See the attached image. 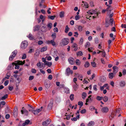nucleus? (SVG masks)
I'll use <instances>...</instances> for the list:
<instances>
[{
	"label": "nucleus",
	"mask_w": 126,
	"mask_h": 126,
	"mask_svg": "<svg viewBox=\"0 0 126 126\" xmlns=\"http://www.w3.org/2000/svg\"><path fill=\"white\" fill-rule=\"evenodd\" d=\"M25 61H23V62L21 61H15V63H12L13 65H15V68L18 69L19 68V65H22L25 63Z\"/></svg>",
	"instance_id": "1"
},
{
	"label": "nucleus",
	"mask_w": 126,
	"mask_h": 126,
	"mask_svg": "<svg viewBox=\"0 0 126 126\" xmlns=\"http://www.w3.org/2000/svg\"><path fill=\"white\" fill-rule=\"evenodd\" d=\"M87 13L89 15L94 14V16H93V18L96 17L98 16L99 14V13H97L95 10H91L89 11Z\"/></svg>",
	"instance_id": "2"
},
{
	"label": "nucleus",
	"mask_w": 126,
	"mask_h": 126,
	"mask_svg": "<svg viewBox=\"0 0 126 126\" xmlns=\"http://www.w3.org/2000/svg\"><path fill=\"white\" fill-rule=\"evenodd\" d=\"M28 45V43L26 41H23L21 44V48L23 49H24L26 48Z\"/></svg>",
	"instance_id": "3"
},
{
	"label": "nucleus",
	"mask_w": 126,
	"mask_h": 126,
	"mask_svg": "<svg viewBox=\"0 0 126 126\" xmlns=\"http://www.w3.org/2000/svg\"><path fill=\"white\" fill-rule=\"evenodd\" d=\"M73 73V72L71 70L70 68H68L66 70L65 74L67 76H69L70 74H72Z\"/></svg>",
	"instance_id": "4"
},
{
	"label": "nucleus",
	"mask_w": 126,
	"mask_h": 126,
	"mask_svg": "<svg viewBox=\"0 0 126 126\" xmlns=\"http://www.w3.org/2000/svg\"><path fill=\"white\" fill-rule=\"evenodd\" d=\"M51 121L50 119H48L44 121L42 123V125L44 126H47L50 123Z\"/></svg>",
	"instance_id": "5"
},
{
	"label": "nucleus",
	"mask_w": 126,
	"mask_h": 126,
	"mask_svg": "<svg viewBox=\"0 0 126 126\" xmlns=\"http://www.w3.org/2000/svg\"><path fill=\"white\" fill-rule=\"evenodd\" d=\"M46 43L48 44H51L53 46H54L56 45V43L54 39L50 40H47L46 41Z\"/></svg>",
	"instance_id": "6"
},
{
	"label": "nucleus",
	"mask_w": 126,
	"mask_h": 126,
	"mask_svg": "<svg viewBox=\"0 0 126 126\" xmlns=\"http://www.w3.org/2000/svg\"><path fill=\"white\" fill-rule=\"evenodd\" d=\"M69 41V39L67 38H64L62 40V43L63 45H66L68 44Z\"/></svg>",
	"instance_id": "7"
},
{
	"label": "nucleus",
	"mask_w": 126,
	"mask_h": 126,
	"mask_svg": "<svg viewBox=\"0 0 126 126\" xmlns=\"http://www.w3.org/2000/svg\"><path fill=\"white\" fill-rule=\"evenodd\" d=\"M68 61L69 63L71 64H73L74 63L75 61L74 59L72 58H70L68 59Z\"/></svg>",
	"instance_id": "8"
},
{
	"label": "nucleus",
	"mask_w": 126,
	"mask_h": 126,
	"mask_svg": "<svg viewBox=\"0 0 126 126\" xmlns=\"http://www.w3.org/2000/svg\"><path fill=\"white\" fill-rule=\"evenodd\" d=\"M114 73L116 74L118 71V67L116 66H113L112 67Z\"/></svg>",
	"instance_id": "9"
},
{
	"label": "nucleus",
	"mask_w": 126,
	"mask_h": 126,
	"mask_svg": "<svg viewBox=\"0 0 126 126\" xmlns=\"http://www.w3.org/2000/svg\"><path fill=\"white\" fill-rule=\"evenodd\" d=\"M116 111H113L111 116L109 117L110 119H111L112 118H113L114 116L116 115Z\"/></svg>",
	"instance_id": "10"
},
{
	"label": "nucleus",
	"mask_w": 126,
	"mask_h": 126,
	"mask_svg": "<svg viewBox=\"0 0 126 126\" xmlns=\"http://www.w3.org/2000/svg\"><path fill=\"white\" fill-rule=\"evenodd\" d=\"M126 82L125 81H122L120 82L119 83L120 86L121 87H124L126 85Z\"/></svg>",
	"instance_id": "11"
},
{
	"label": "nucleus",
	"mask_w": 126,
	"mask_h": 126,
	"mask_svg": "<svg viewBox=\"0 0 126 126\" xmlns=\"http://www.w3.org/2000/svg\"><path fill=\"white\" fill-rule=\"evenodd\" d=\"M40 26L38 25H37L34 27L33 30L34 32L37 31L39 30Z\"/></svg>",
	"instance_id": "12"
},
{
	"label": "nucleus",
	"mask_w": 126,
	"mask_h": 126,
	"mask_svg": "<svg viewBox=\"0 0 126 126\" xmlns=\"http://www.w3.org/2000/svg\"><path fill=\"white\" fill-rule=\"evenodd\" d=\"M108 109L107 107L103 108L101 110L102 112L105 113L107 112L108 111Z\"/></svg>",
	"instance_id": "13"
},
{
	"label": "nucleus",
	"mask_w": 126,
	"mask_h": 126,
	"mask_svg": "<svg viewBox=\"0 0 126 126\" xmlns=\"http://www.w3.org/2000/svg\"><path fill=\"white\" fill-rule=\"evenodd\" d=\"M47 28L45 26H43L41 28V31L43 32H45L47 31Z\"/></svg>",
	"instance_id": "14"
},
{
	"label": "nucleus",
	"mask_w": 126,
	"mask_h": 126,
	"mask_svg": "<svg viewBox=\"0 0 126 126\" xmlns=\"http://www.w3.org/2000/svg\"><path fill=\"white\" fill-rule=\"evenodd\" d=\"M53 103L52 102H50L48 105V109L49 110H51L52 108Z\"/></svg>",
	"instance_id": "15"
},
{
	"label": "nucleus",
	"mask_w": 126,
	"mask_h": 126,
	"mask_svg": "<svg viewBox=\"0 0 126 126\" xmlns=\"http://www.w3.org/2000/svg\"><path fill=\"white\" fill-rule=\"evenodd\" d=\"M21 111L22 114H23L24 113L26 115H27L28 114V111L26 110L25 109L24 110H21Z\"/></svg>",
	"instance_id": "16"
},
{
	"label": "nucleus",
	"mask_w": 126,
	"mask_h": 126,
	"mask_svg": "<svg viewBox=\"0 0 126 126\" xmlns=\"http://www.w3.org/2000/svg\"><path fill=\"white\" fill-rule=\"evenodd\" d=\"M64 91L65 93L67 94L69 93V89L66 87H65L64 88Z\"/></svg>",
	"instance_id": "17"
},
{
	"label": "nucleus",
	"mask_w": 126,
	"mask_h": 126,
	"mask_svg": "<svg viewBox=\"0 0 126 126\" xmlns=\"http://www.w3.org/2000/svg\"><path fill=\"white\" fill-rule=\"evenodd\" d=\"M17 51L16 50H15L12 53V54L11 55L13 56L12 57H14L17 54Z\"/></svg>",
	"instance_id": "18"
},
{
	"label": "nucleus",
	"mask_w": 126,
	"mask_h": 126,
	"mask_svg": "<svg viewBox=\"0 0 126 126\" xmlns=\"http://www.w3.org/2000/svg\"><path fill=\"white\" fill-rule=\"evenodd\" d=\"M17 108L16 109H14V116H17Z\"/></svg>",
	"instance_id": "19"
},
{
	"label": "nucleus",
	"mask_w": 126,
	"mask_h": 126,
	"mask_svg": "<svg viewBox=\"0 0 126 126\" xmlns=\"http://www.w3.org/2000/svg\"><path fill=\"white\" fill-rule=\"evenodd\" d=\"M94 124V122L92 121H90L88 123L87 126H93Z\"/></svg>",
	"instance_id": "20"
},
{
	"label": "nucleus",
	"mask_w": 126,
	"mask_h": 126,
	"mask_svg": "<svg viewBox=\"0 0 126 126\" xmlns=\"http://www.w3.org/2000/svg\"><path fill=\"white\" fill-rule=\"evenodd\" d=\"M30 122V121L29 120H26L25 121V122L24 123H23L22 124V126H24L26 125H28Z\"/></svg>",
	"instance_id": "21"
},
{
	"label": "nucleus",
	"mask_w": 126,
	"mask_h": 126,
	"mask_svg": "<svg viewBox=\"0 0 126 126\" xmlns=\"http://www.w3.org/2000/svg\"><path fill=\"white\" fill-rule=\"evenodd\" d=\"M78 77V79L81 80H82V79L83 78L82 75L77 74L76 75Z\"/></svg>",
	"instance_id": "22"
},
{
	"label": "nucleus",
	"mask_w": 126,
	"mask_h": 126,
	"mask_svg": "<svg viewBox=\"0 0 126 126\" xmlns=\"http://www.w3.org/2000/svg\"><path fill=\"white\" fill-rule=\"evenodd\" d=\"M47 48L46 47H42L41 48L40 51L41 52H43L44 51H46L47 49Z\"/></svg>",
	"instance_id": "23"
},
{
	"label": "nucleus",
	"mask_w": 126,
	"mask_h": 126,
	"mask_svg": "<svg viewBox=\"0 0 126 126\" xmlns=\"http://www.w3.org/2000/svg\"><path fill=\"white\" fill-rule=\"evenodd\" d=\"M70 28L68 27V26L67 25H66L65 27V32L66 33H67L68 32V31L69 30Z\"/></svg>",
	"instance_id": "24"
},
{
	"label": "nucleus",
	"mask_w": 126,
	"mask_h": 126,
	"mask_svg": "<svg viewBox=\"0 0 126 126\" xmlns=\"http://www.w3.org/2000/svg\"><path fill=\"white\" fill-rule=\"evenodd\" d=\"M76 54L77 56H81L83 55V53L81 51H80L77 52Z\"/></svg>",
	"instance_id": "25"
},
{
	"label": "nucleus",
	"mask_w": 126,
	"mask_h": 126,
	"mask_svg": "<svg viewBox=\"0 0 126 126\" xmlns=\"http://www.w3.org/2000/svg\"><path fill=\"white\" fill-rule=\"evenodd\" d=\"M87 95L86 93L85 92L83 93L82 94V97L83 99H84Z\"/></svg>",
	"instance_id": "26"
},
{
	"label": "nucleus",
	"mask_w": 126,
	"mask_h": 126,
	"mask_svg": "<svg viewBox=\"0 0 126 126\" xmlns=\"http://www.w3.org/2000/svg\"><path fill=\"white\" fill-rule=\"evenodd\" d=\"M45 64L48 65L49 67H50L52 65V63L47 61L46 62Z\"/></svg>",
	"instance_id": "27"
},
{
	"label": "nucleus",
	"mask_w": 126,
	"mask_h": 126,
	"mask_svg": "<svg viewBox=\"0 0 126 126\" xmlns=\"http://www.w3.org/2000/svg\"><path fill=\"white\" fill-rule=\"evenodd\" d=\"M27 37L31 40H33L34 39L32 36L31 34H29V35L27 36Z\"/></svg>",
	"instance_id": "28"
},
{
	"label": "nucleus",
	"mask_w": 126,
	"mask_h": 126,
	"mask_svg": "<svg viewBox=\"0 0 126 126\" xmlns=\"http://www.w3.org/2000/svg\"><path fill=\"white\" fill-rule=\"evenodd\" d=\"M109 78L112 79L113 77V73H110L109 75Z\"/></svg>",
	"instance_id": "29"
},
{
	"label": "nucleus",
	"mask_w": 126,
	"mask_h": 126,
	"mask_svg": "<svg viewBox=\"0 0 126 126\" xmlns=\"http://www.w3.org/2000/svg\"><path fill=\"white\" fill-rule=\"evenodd\" d=\"M51 36L53 38V39L54 40V39L56 37V33L55 32L53 33L51 35Z\"/></svg>",
	"instance_id": "30"
},
{
	"label": "nucleus",
	"mask_w": 126,
	"mask_h": 126,
	"mask_svg": "<svg viewBox=\"0 0 126 126\" xmlns=\"http://www.w3.org/2000/svg\"><path fill=\"white\" fill-rule=\"evenodd\" d=\"M8 95L7 94H6L1 98V99L2 100H4L6 98H7L8 97Z\"/></svg>",
	"instance_id": "31"
},
{
	"label": "nucleus",
	"mask_w": 126,
	"mask_h": 126,
	"mask_svg": "<svg viewBox=\"0 0 126 126\" xmlns=\"http://www.w3.org/2000/svg\"><path fill=\"white\" fill-rule=\"evenodd\" d=\"M90 65V64L88 62H87L84 65V67L86 68L89 67Z\"/></svg>",
	"instance_id": "32"
},
{
	"label": "nucleus",
	"mask_w": 126,
	"mask_h": 126,
	"mask_svg": "<svg viewBox=\"0 0 126 126\" xmlns=\"http://www.w3.org/2000/svg\"><path fill=\"white\" fill-rule=\"evenodd\" d=\"M111 7L110 6H109L107 9H106V10L107 11H109L110 12L111 10H112V8H111Z\"/></svg>",
	"instance_id": "33"
},
{
	"label": "nucleus",
	"mask_w": 126,
	"mask_h": 126,
	"mask_svg": "<svg viewBox=\"0 0 126 126\" xmlns=\"http://www.w3.org/2000/svg\"><path fill=\"white\" fill-rule=\"evenodd\" d=\"M91 65L93 67H95L96 66V65L95 63L94 62L91 63Z\"/></svg>",
	"instance_id": "34"
},
{
	"label": "nucleus",
	"mask_w": 126,
	"mask_h": 126,
	"mask_svg": "<svg viewBox=\"0 0 126 126\" xmlns=\"http://www.w3.org/2000/svg\"><path fill=\"white\" fill-rule=\"evenodd\" d=\"M90 42H87L86 44L85 45V47H90Z\"/></svg>",
	"instance_id": "35"
},
{
	"label": "nucleus",
	"mask_w": 126,
	"mask_h": 126,
	"mask_svg": "<svg viewBox=\"0 0 126 126\" xmlns=\"http://www.w3.org/2000/svg\"><path fill=\"white\" fill-rule=\"evenodd\" d=\"M90 109L92 111L94 110H96V109H95L94 107L92 106H91L90 107Z\"/></svg>",
	"instance_id": "36"
},
{
	"label": "nucleus",
	"mask_w": 126,
	"mask_h": 126,
	"mask_svg": "<svg viewBox=\"0 0 126 126\" xmlns=\"http://www.w3.org/2000/svg\"><path fill=\"white\" fill-rule=\"evenodd\" d=\"M78 30L80 32H81L82 30V27L81 26H78Z\"/></svg>",
	"instance_id": "37"
},
{
	"label": "nucleus",
	"mask_w": 126,
	"mask_h": 126,
	"mask_svg": "<svg viewBox=\"0 0 126 126\" xmlns=\"http://www.w3.org/2000/svg\"><path fill=\"white\" fill-rule=\"evenodd\" d=\"M83 42V38H81L80 39V41L79 42V44L81 45H82Z\"/></svg>",
	"instance_id": "38"
},
{
	"label": "nucleus",
	"mask_w": 126,
	"mask_h": 126,
	"mask_svg": "<svg viewBox=\"0 0 126 126\" xmlns=\"http://www.w3.org/2000/svg\"><path fill=\"white\" fill-rule=\"evenodd\" d=\"M103 98V97H100V96H97L96 97V99L98 100H101Z\"/></svg>",
	"instance_id": "39"
},
{
	"label": "nucleus",
	"mask_w": 126,
	"mask_h": 126,
	"mask_svg": "<svg viewBox=\"0 0 126 126\" xmlns=\"http://www.w3.org/2000/svg\"><path fill=\"white\" fill-rule=\"evenodd\" d=\"M64 13L63 12H61L60 13V16L61 17H62L64 16Z\"/></svg>",
	"instance_id": "40"
},
{
	"label": "nucleus",
	"mask_w": 126,
	"mask_h": 126,
	"mask_svg": "<svg viewBox=\"0 0 126 126\" xmlns=\"http://www.w3.org/2000/svg\"><path fill=\"white\" fill-rule=\"evenodd\" d=\"M103 100L104 101L106 102L107 101L108 99V97L106 96H105L103 98Z\"/></svg>",
	"instance_id": "41"
},
{
	"label": "nucleus",
	"mask_w": 126,
	"mask_h": 126,
	"mask_svg": "<svg viewBox=\"0 0 126 126\" xmlns=\"http://www.w3.org/2000/svg\"><path fill=\"white\" fill-rule=\"evenodd\" d=\"M84 7L86 8H88L89 7L88 4L86 2H84Z\"/></svg>",
	"instance_id": "42"
},
{
	"label": "nucleus",
	"mask_w": 126,
	"mask_h": 126,
	"mask_svg": "<svg viewBox=\"0 0 126 126\" xmlns=\"http://www.w3.org/2000/svg\"><path fill=\"white\" fill-rule=\"evenodd\" d=\"M47 27L50 29L52 26V24L51 23H49L47 25Z\"/></svg>",
	"instance_id": "43"
},
{
	"label": "nucleus",
	"mask_w": 126,
	"mask_h": 126,
	"mask_svg": "<svg viewBox=\"0 0 126 126\" xmlns=\"http://www.w3.org/2000/svg\"><path fill=\"white\" fill-rule=\"evenodd\" d=\"M32 112L35 115L37 114L38 113L36 110H32Z\"/></svg>",
	"instance_id": "44"
},
{
	"label": "nucleus",
	"mask_w": 126,
	"mask_h": 126,
	"mask_svg": "<svg viewBox=\"0 0 126 126\" xmlns=\"http://www.w3.org/2000/svg\"><path fill=\"white\" fill-rule=\"evenodd\" d=\"M74 95L73 94H71L70 96V98L71 100H73L74 99Z\"/></svg>",
	"instance_id": "45"
},
{
	"label": "nucleus",
	"mask_w": 126,
	"mask_h": 126,
	"mask_svg": "<svg viewBox=\"0 0 126 126\" xmlns=\"http://www.w3.org/2000/svg\"><path fill=\"white\" fill-rule=\"evenodd\" d=\"M37 66L39 68H41V63L39 62L37 64Z\"/></svg>",
	"instance_id": "46"
},
{
	"label": "nucleus",
	"mask_w": 126,
	"mask_h": 126,
	"mask_svg": "<svg viewBox=\"0 0 126 126\" xmlns=\"http://www.w3.org/2000/svg\"><path fill=\"white\" fill-rule=\"evenodd\" d=\"M7 77H5L4 78H3L2 79V82H3L4 81L6 80V79H9V78L10 77V76H9L7 75Z\"/></svg>",
	"instance_id": "47"
},
{
	"label": "nucleus",
	"mask_w": 126,
	"mask_h": 126,
	"mask_svg": "<svg viewBox=\"0 0 126 126\" xmlns=\"http://www.w3.org/2000/svg\"><path fill=\"white\" fill-rule=\"evenodd\" d=\"M31 72L33 73H35L36 72V70L35 69L32 68L31 70Z\"/></svg>",
	"instance_id": "48"
},
{
	"label": "nucleus",
	"mask_w": 126,
	"mask_h": 126,
	"mask_svg": "<svg viewBox=\"0 0 126 126\" xmlns=\"http://www.w3.org/2000/svg\"><path fill=\"white\" fill-rule=\"evenodd\" d=\"M40 19H41L42 20V22H43L45 20V19L44 18V17L42 15H40Z\"/></svg>",
	"instance_id": "49"
},
{
	"label": "nucleus",
	"mask_w": 126,
	"mask_h": 126,
	"mask_svg": "<svg viewBox=\"0 0 126 126\" xmlns=\"http://www.w3.org/2000/svg\"><path fill=\"white\" fill-rule=\"evenodd\" d=\"M83 103L81 101H79L78 102V104L79 106H82L83 105Z\"/></svg>",
	"instance_id": "50"
},
{
	"label": "nucleus",
	"mask_w": 126,
	"mask_h": 126,
	"mask_svg": "<svg viewBox=\"0 0 126 126\" xmlns=\"http://www.w3.org/2000/svg\"><path fill=\"white\" fill-rule=\"evenodd\" d=\"M76 64L77 65H79L80 64L79 61L78 59H77L75 61Z\"/></svg>",
	"instance_id": "51"
},
{
	"label": "nucleus",
	"mask_w": 126,
	"mask_h": 126,
	"mask_svg": "<svg viewBox=\"0 0 126 126\" xmlns=\"http://www.w3.org/2000/svg\"><path fill=\"white\" fill-rule=\"evenodd\" d=\"M113 20L112 19H110L109 21L110 22V25L112 26L113 24Z\"/></svg>",
	"instance_id": "52"
},
{
	"label": "nucleus",
	"mask_w": 126,
	"mask_h": 126,
	"mask_svg": "<svg viewBox=\"0 0 126 126\" xmlns=\"http://www.w3.org/2000/svg\"><path fill=\"white\" fill-rule=\"evenodd\" d=\"M34 78V77L33 76H30L29 78V80H32Z\"/></svg>",
	"instance_id": "53"
},
{
	"label": "nucleus",
	"mask_w": 126,
	"mask_h": 126,
	"mask_svg": "<svg viewBox=\"0 0 126 126\" xmlns=\"http://www.w3.org/2000/svg\"><path fill=\"white\" fill-rule=\"evenodd\" d=\"M72 47L73 48L76 47H78V45L76 43H74L72 46Z\"/></svg>",
	"instance_id": "54"
},
{
	"label": "nucleus",
	"mask_w": 126,
	"mask_h": 126,
	"mask_svg": "<svg viewBox=\"0 0 126 126\" xmlns=\"http://www.w3.org/2000/svg\"><path fill=\"white\" fill-rule=\"evenodd\" d=\"M48 79L51 80L52 78V76L51 75H50L48 76Z\"/></svg>",
	"instance_id": "55"
},
{
	"label": "nucleus",
	"mask_w": 126,
	"mask_h": 126,
	"mask_svg": "<svg viewBox=\"0 0 126 126\" xmlns=\"http://www.w3.org/2000/svg\"><path fill=\"white\" fill-rule=\"evenodd\" d=\"M26 54H24L22 57V59H24L26 58Z\"/></svg>",
	"instance_id": "56"
},
{
	"label": "nucleus",
	"mask_w": 126,
	"mask_h": 126,
	"mask_svg": "<svg viewBox=\"0 0 126 126\" xmlns=\"http://www.w3.org/2000/svg\"><path fill=\"white\" fill-rule=\"evenodd\" d=\"M80 112L82 114L85 113L86 112V110L85 109H84L81 110Z\"/></svg>",
	"instance_id": "57"
},
{
	"label": "nucleus",
	"mask_w": 126,
	"mask_h": 126,
	"mask_svg": "<svg viewBox=\"0 0 126 126\" xmlns=\"http://www.w3.org/2000/svg\"><path fill=\"white\" fill-rule=\"evenodd\" d=\"M122 73L123 75H126V70L124 69L122 71Z\"/></svg>",
	"instance_id": "58"
},
{
	"label": "nucleus",
	"mask_w": 126,
	"mask_h": 126,
	"mask_svg": "<svg viewBox=\"0 0 126 126\" xmlns=\"http://www.w3.org/2000/svg\"><path fill=\"white\" fill-rule=\"evenodd\" d=\"M8 83H9V81L8 80H6L4 82V85L5 86H6L8 84Z\"/></svg>",
	"instance_id": "59"
},
{
	"label": "nucleus",
	"mask_w": 126,
	"mask_h": 126,
	"mask_svg": "<svg viewBox=\"0 0 126 126\" xmlns=\"http://www.w3.org/2000/svg\"><path fill=\"white\" fill-rule=\"evenodd\" d=\"M111 31H113L115 32L116 31V30L115 28L114 27H113L111 28Z\"/></svg>",
	"instance_id": "60"
},
{
	"label": "nucleus",
	"mask_w": 126,
	"mask_h": 126,
	"mask_svg": "<svg viewBox=\"0 0 126 126\" xmlns=\"http://www.w3.org/2000/svg\"><path fill=\"white\" fill-rule=\"evenodd\" d=\"M91 95H90L89 97H88V99H86V102H88L89 100H90V99H91V98H90V97H91Z\"/></svg>",
	"instance_id": "61"
},
{
	"label": "nucleus",
	"mask_w": 126,
	"mask_h": 126,
	"mask_svg": "<svg viewBox=\"0 0 126 126\" xmlns=\"http://www.w3.org/2000/svg\"><path fill=\"white\" fill-rule=\"evenodd\" d=\"M101 63H103V64H105V61H104V59H103V58H101Z\"/></svg>",
	"instance_id": "62"
},
{
	"label": "nucleus",
	"mask_w": 126,
	"mask_h": 126,
	"mask_svg": "<svg viewBox=\"0 0 126 126\" xmlns=\"http://www.w3.org/2000/svg\"><path fill=\"white\" fill-rule=\"evenodd\" d=\"M75 34L74 35V36L76 37H77L78 35V34L77 32H75L74 33Z\"/></svg>",
	"instance_id": "63"
},
{
	"label": "nucleus",
	"mask_w": 126,
	"mask_h": 126,
	"mask_svg": "<svg viewBox=\"0 0 126 126\" xmlns=\"http://www.w3.org/2000/svg\"><path fill=\"white\" fill-rule=\"evenodd\" d=\"M93 89L95 91H97V89L96 88V85H94V86Z\"/></svg>",
	"instance_id": "64"
}]
</instances>
